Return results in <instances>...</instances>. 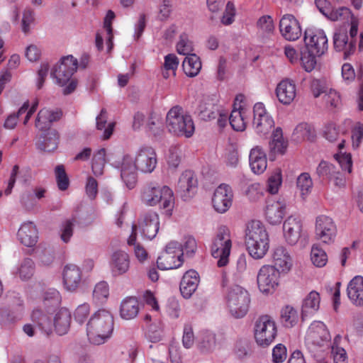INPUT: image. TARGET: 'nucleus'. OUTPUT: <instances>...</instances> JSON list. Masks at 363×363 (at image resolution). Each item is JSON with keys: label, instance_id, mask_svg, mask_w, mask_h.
<instances>
[{"label": "nucleus", "instance_id": "f704fd0d", "mask_svg": "<svg viewBox=\"0 0 363 363\" xmlns=\"http://www.w3.org/2000/svg\"><path fill=\"white\" fill-rule=\"evenodd\" d=\"M183 252L177 255L169 254L164 252L161 256L157 259V268L161 270H168L179 267L182 262Z\"/></svg>", "mask_w": 363, "mask_h": 363}, {"label": "nucleus", "instance_id": "72a5a7b5", "mask_svg": "<svg viewBox=\"0 0 363 363\" xmlns=\"http://www.w3.org/2000/svg\"><path fill=\"white\" fill-rule=\"evenodd\" d=\"M320 294L315 291H311L303 299L301 307V319L303 321L308 315L314 313L319 308Z\"/></svg>", "mask_w": 363, "mask_h": 363}, {"label": "nucleus", "instance_id": "0e129e2a", "mask_svg": "<svg viewBox=\"0 0 363 363\" xmlns=\"http://www.w3.org/2000/svg\"><path fill=\"white\" fill-rule=\"evenodd\" d=\"M182 343L184 347L190 348L194 343V335L192 328L189 326H185L184 329V335Z\"/></svg>", "mask_w": 363, "mask_h": 363}, {"label": "nucleus", "instance_id": "bb28decb", "mask_svg": "<svg viewBox=\"0 0 363 363\" xmlns=\"http://www.w3.org/2000/svg\"><path fill=\"white\" fill-rule=\"evenodd\" d=\"M38 230L33 222H26L21 225L17 235L20 242L27 247L35 245L38 241Z\"/></svg>", "mask_w": 363, "mask_h": 363}, {"label": "nucleus", "instance_id": "4be33fe9", "mask_svg": "<svg viewBox=\"0 0 363 363\" xmlns=\"http://www.w3.org/2000/svg\"><path fill=\"white\" fill-rule=\"evenodd\" d=\"M63 283L67 291H74L82 281V272L75 264H67L63 270Z\"/></svg>", "mask_w": 363, "mask_h": 363}, {"label": "nucleus", "instance_id": "c9c22d12", "mask_svg": "<svg viewBox=\"0 0 363 363\" xmlns=\"http://www.w3.org/2000/svg\"><path fill=\"white\" fill-rule=\"evenodd\" d=\"M139 312V303L134 297L125 299L121 305L120 314L122 318L130 320L137 316Z\"/></svg>", "mask_w": 363, "mask_h": 363}, {"label": "nucleus", "instance_id": "ea45409f", "mask_svg": "<svg viewBox=\"0 0 363 363\" xmlns=\"http://www.w3.org/2000/svg\"><path fill=\"white\" fill-rule=\"evenodd\" d=\"M298 313L292 306H286L281 311V322L286 328H292L297 323Z\"/></svg>", "mask_w": 363, "mask_h": 363}, {"label": "nucleus", "instance_id": "5701e85b", "mask_svg": "<svg viewBox=\"0 0 363 363\" xmlns=\"http://www.w3.org/2000/svg\"><path fill=\"white\" fill-rule=\"evenodd\" d=\"M199 284V276L195 270L186 272L180 282V291L183 297L189 298L196 291Z\"/></svg>", "mask_w": 363, "mask_h": 363}, {"label": "nucleus", "instance_id": "f257e3e1", "mask_svg": "<svg viewBox=\"0 0 363 363\" xmlns=\"http://www.w3.org/2000/svg\"><path fill=\"white\" fill-rule=\"evenodd\" d=\"M305 45L300 49V60L304 69L310 72L316 65V57H320L328 50V38L322 30H306Z\"/></svg>", "mask_w": 363, "mask_h": 363}, {"label": "nucleus", "instance_id": "412c9836", "mask_svg": "<svg viewBox=\"0 0 363 363\" xmlns=\"http://www.w3.org/2000/svg\"><path fill=\"white\" fill-rule=\"evenodd\" d=\"M272 267L277 268L281 273H287L292 267L291 257L284 246H277L273 250Z\"/></svg>", "mask_w": 363, "mask_h": 363}, {"label": "nucleus", "instance_id": "c756f323", "mask_svg": "<svg viewBox=\"0 0 363 363\" xmlns=\"http://www.w3.org/2000/svg\"><path fill=\"white\" fill-rule=\"evenodd\" d=\"M249 160L252 170L256 174L262 173L267 168L266 154L258 146L251 150Z\"/></svg>", "mask_w": 363, "mask_h": 363}, {"label": "nucleus", "instance_id": "b1692460", "mask_svg": "<svg viewBox=\"0 0 363 363\" xmlns=\"http://www.w3.org/2000/svg\"><path fill=\"white\" fill-rule=\"evenodd\" d=\"M279 101L284 104H290L296 96V86L292 80L286 79L279 83L276 89Z\"/></svg>", "mask_w": 363, "mask_h": 363}, {"label": "nucleus", "instance_id": "aec40b11", "mask_svg": "<svg viewBox=\"0 0 363 363\" xmlns=\"http://www.w3.org/2000/svg\"><path fill=\"white\" fill-rule=\"evenodd\" d=\"M59 140L58 132L55 129L48 128L39 136L35 146L38 150L44 152H53L58 147Z\"/></svg>", "mask_w": 363, "mask_h": 363}, {"label": "nucleus", "instance_id": "c03bdc74", "mask_svg": "<svg viewBox=\"0 0 363 363\" xmlns=\"http://www.w3.org/2000/svg\"><path fill=\"white\" fill-rule=\"evenodd\" d=\"M115 18V13L113 11H112L111 10H109L107 13H106V16L104 18V28L106 29V32H107V34L108 35V38H107V51L108 52H111V50L113 49V28H112V21Z\"/></svg>", "mask_w": 363, "mask_h": 363}, {"label": "nucleus", "instance_id": "3c124183", "mask_svg": "<svg viewBox=\"0 0 363 363\" xmlns=\"http://www.w3.org/2000/svg\"><path fill=\"white\" fill-rule=\"evenodd\" d=\"M296 184L303 196L308 194L313 186L312 179L308 173L301 174L297 178Z\"/></svg>", "mask_w": 363, "mask_h": 363}, {"label": "nucleus", "instance_id": "052dcab7", "mask_svg": "<svg viewBox=\"0 0 363 363\" xmlns=\"http://www.w3.org/2000/svg\"><path fill=\"white\" fill-rule=\"evenodd\" d=\"M335 158L342 170L351 172L352 162L350 154L336 155Z\"/></svg>", "mask_w": 363, "mask_h": 363}, {"label": "nucleus", "instance_id": "864d4df0", "mask_svg": "<svg viewBox=\"0 0 363 363\" xmlns=\"http://www.w3.org/2000/svg\"><path fill=\"white\" fill-rule=\"evenodd\" d=\"M109 294L108 286L105 281H100L96 284L93 291V296L99 301L106 300Z\"/></svg>", "mask_w": 363, "mask_h": 363}, {"label": "nucleus", "instance_id": "37998d69", "mask_svg": "<svg viewBox=\"0 0 363 363\" xmlns=\"http://www.w3.org/2000/svg\"><path fill=\"white\" fill-rule=\"evenodd\" d=\"M311 259L314 265L322 267L326 264L328 256L318 245H313L311 252Z\"/></svg>", "mask_w": 363, "mask_h": 363}, {"label": "nucleus", "instance_id": "de8ad7c7", "mask_svg": "<svg viewBox=\"0 0 363 363\" xmlns=\"http://www.w3.org/2000/svg\"><path fill=\"white\" fill-rule=\"evenodd\" d=\"M147 128L155 137H160L163 133L160 118L155 113H151L147 123Z\"/></svg>", "mask_w": 363, "mask_h": 363}, {"label": "nucleus", "instance_id": "4468645a", "mask_svg": "<svg viewBox=\"0 0 363 363\" xmlns=\"http://www.w3.org/2000/svg\"><path fill=\"white\" fill-rule=\"evenodd\" d=\"M233 191L229 185L221 184L216 190L212 199L215 210L220 213L226 212L232 204Z\"/></svg>", "mask_w": 363, "mask_h": 363}, {"label": "nucleus", "instance_id": "a878e982", "mask_svg": "<svg viewBox=\"0 0 363 363\" xmlns=\"http://www.w3.org/2000/svg\"><path fill=\"white\" fill-rule=\"evenodd\" d=\"M31 319L33 323L46 335L52 333L53 323L51 312L45 313L40 309H35L32 313Z\"/></svg>", "mask_w": 363, "mask_h": 363}, {"label": "nucleus", "instance_id": "603ef678", "mask_svg": "<svg viewBox=\"0 0 363 363\" xmlns=\"http://www.w3.org/2000/svg\"><path fill=\"white\" fill-rule=\"evenodd\" d=\"M76 223V218L66 220L61 225V239L65 242H68L73 235V227Z\"/></svg>", "mask_w": 363, "mask_h": 363}, {"label": "nucleus", "instance_id": "1a4fd4ad", "mask_svg": "<svg viewBox=\"0 0 363 363\" xmlns=\"http://www.w3.org/2000/svg\"><path fill=\"white\" fill-rule=\"evenodd\" d=\"M78 62L72 55H67L61 58L51 71V76L56 79L57 83L65 86L71 79L72 76L77 71Z\"/></svg>", "mask_w": 363, "mask_h": 363}, {"label": "nucleus", "instance_id": "13d9d810", "mask_svg": "<svg viewBox=\"0 0 363 363\" xmlns=\"http://www.w3.org/2000/svg\"><path fill=\"white\" fill-rule=\"evenodd\" d=\"M89 313V306L87 303H83L79 306L74 313L75 320L79 323H83Z\"/></svg>", "mask_w": 363, "mask_h": 363}, {"label": "nucleus", "instance_id": "9b49d317", "mask_svg": "<svg viewBox=\"0 0 363 363\" xmlns=\"http://www.w3.org/2000/svg\"><path fill=\"white\" fill-rule=\"evenodd\" d=\"M337 229L333 219L329 216L320 215L315 220V237L324 243L333 242L336 236Z\"/></svg>", "mask_w": 363, "mask_h": 363}, {"label": "nucleus", "instance_id": "4c0bfd02", "mask_svg": "<svg viewBox=\"0 0 363 363\" xmlns=\"http://www.w3.org/2000/svg\"><path fill=\"white\" fill-rule=\"evenodd\" d=\"M61 297L59 291L55 289H50L44 293L43 305L48 312H54L60 304Z\"/></svg>", "mask_w": 363, "mask_h": 363}, {"label": "nucleus", "instance_id": "cd10ccee", "mask_svg": "<svg viewBox=\"0 0 363 363\" xmlns=\"http://www.w3.org/2000/svg\"><path fill=\"white\" fill-rule=\"evenodd\" d=\"M111 267L115 275H121L130 267L129 255L123 250H116L111 255Z\"/></svg>", "mask_w": 363, "mask_h": 363}, {"label": "nucleus", "instance_id": "09e8293b", "mask_svg": "<svg viewBox=\"0 0 363 363\" xmlns=\"http://www.w3.org/2000/svg\"><path fill=\"white\" fill-rule=\"evenodd\" d=\"M35 266L33 261L30 258H26L22 262L18 269L19 276L21 279H29L34 274Z\"/></svg>", "mask_w": 363, "mask_h": 363}, {"label": "nucleus", "instance_id": "774afa93", "mask_svg": "<svg viewBox=\"0 0 363 363\" xmlns=\"http://www.w3.org/2000/svg\"><path fill=\"white\" fill-rule=\"evenodd\" d=\"M179 65V60L174 54H169L164 57V67L166 70H172L174 72Z\"/></svg>", "mask_w": 363, "mask_h": 363}, {"label": "nucleus", "instance_id": "8fccbe9b", "mask_svg": "<svg viewBox=\"0 0 363 363\" xmlns=\"http://www.w3.org/2000/svg\"><path fill=\"white\" fill-rule=\"evenodd\" d=\"M177 50L179 54L189 56L193 51L192 42L189 40L186 33H182L179 36V41L177 45Z\"/></svg>", "mask_w": 363, "mask_h": 363}, {"label": "nucleus", "instance_id": "39448f33", "mask_svg": "<svg viewBox=\"0 0 363 363\" xmlns=\"http://www.w3.org/2000/svg\"><path fill=\"white\" fill-rule=\"evenodd\" d=\"M166 127L169 132L176 135L191 137L194 132V124L191 116L183 113L179 106L172 107L166 117Z\"/></svg>", "mask_w": 363, "mask_h": 363}, {"label": "nucleus", "instance_id": "680f3d73", "mask_svg": "<svg viewBox=\"0 0 363 363\" xmlns=\"http://www.w3.org/2000/svg\"><path fill=\"white\" fill-rule=\"evenodd\" d=\"M235 9L233 4L228 1L226 4L225 11L222 16L221 22L224 25H230L234 21Z\"/></svg>", "mask_w": 363, "mask_h": 363}, {"label": "nucleus", "instance_id": "a18cd8bd", "mask_svg": "<svg viewBox=\"0 0 363 363\" xmlns=\"http://www.w3.org/2000/svg\"><path fill=\"white\" fill-rule=\"evenodd\" d=\"M55 173L59 189L61 191L67 189L69 185V180L65 167L62 164L57 165L55 169Z\"/></svg>", "mask_w": 363, "mask_h": 363}, {"label": "nucleus", "instance_id": "338daca9", "mask_svg": "<svg viewBox=\"0 0 363 363\" xmlns=\"http://www.w3.org/2000/svg\"><path fill=\"white\" fill-rule=\"evenodd\" d=\"M21 202L26 208H31L35 205V196L32 190L24 191L21 196Z\"/></svg>", "mask_w": 363, "mask_h": 363}, {"label": "nucleus", "instance_id": "58836bf2", "mask_svg": "<svg viewBox=\"0 0 363 363\" xmlns=\"http://www.w3.org/2000/svg\"><path fill=\"white\" fill-rule=\"evenodd\" d=\"M217 345L216 334L206 331L203 333L198 343V347L202 353H208L213 351Z\"/></svg>", "mask_w": 363, "mask_h": 363}, {"label": "nucleus", "instance_id": "6e6552de", "mask_svg": "<svg viewBox=\"0 0 363 363\" xmlns=\"http://www.w3.org/2000/svg\"><path fill=\"white\" fill-rule=\"evenodd\" d=\"M277 334L275 322L269 315L258 318L255 324V338L258 345L268 347L274 342Z\"/></svg>", "mask_w": 363, "mask_h": 363}, {"label": "nucleus", "instance_id": "2f4dec72", "mask_svg": "<svg viewBox=\"0 0 363 363\" xmlns=\"http://www.w3.org/2000/svg\"><path fill=\"white\" fill-rule=\"evenodd\" d=\"M70 312L65 308H60L54 318L52 317L53 328L56 333L60 335L67 333L70 325Z\"/></svg>", "mask_w": 363, "mask_h": 363}, {"label": "nucleus", "instance_id": "4d7b16f0", "mask_svg": "<svg viewBox=\"0 0 363 363\" xmlns=\"http://www.w3.org/2000/svg\"><path fill=\"white\" fill-rule=\"evenodd\" d=\"M323 99L325 104H329L332 108L337 107L340 102L339 94L333 89H330L328 91H326Z\"/></svg>", "mask_w": 363, "mask_h": 363}, {"label": "nucleus", "instance_id": "f3484780", "mask_svg": "<svg viewBox=\"0 0 363 363\" xmlns=\"http://www.w3.org/2000/svg\"><path fill=\"white\" fill-rule=\"evenodd\" d=\"M138 170L143 173H151L157 165V155L152 147L141 148L135 158Z\"/></svg>", "mask_w": 363, "mask_h": 363}, {"label": "nucleus", "instance_id": "7ed1b4c3", "mask_svg": "<svg viewBox=\"0 0 363 363\" xmlns=\"http://www.w3.org/2000/svg\"><path fill=\"white\" fill-rule=\"evenodd\" d=\"M113 330V317L104 309L94 313L87 323V336L91 342L95 345L104 343L110 337Z\"/></svg>", "mask_w": 363, "mask_h": 363}, {"label": "nucleus", "instance_id": "393cba45", "mask_svg": "<svg viewBox=\"0 0 363 363\" xmlns=\"http://www.w3.org/2000/svg\"><path fill=\"white\" fill-rule=\"evenodd\" d=\"M62 115V111L60 108H43L38 113L35 125L41 130L47 128H50L51 124L60 121Z\"/></svg>", "mask_w": 363, "mask_h": 363}, {"label": "nucleus", "instance_id": "dca6fc26", "mask_svg": "<svg viewBox=\"0 0 363 363\" xmlns=\"http://www.w3.org/2000/svg\"><path fill=\"white\" fill-rule=\"evenodd\" d=\"M279 30L282 36L287 40L294 41L301 35L298 21L291 14H285L279 21Z\"/></svg>", "mask_w": 363, "mask_h": 363}, {"label": "nucleus", "instance_id": "f8f14e48", "mask_svg": "<svg viewBox=\"0 0 363 363\" xmlns=\"http://www.w3.org/2000/svg\"><path fill=\"white\" fill-rule=\"evenodd\" d=\"M113 166L116 168H121V177L127 187L133 189L137 182L136 162L129 155L123 157L122 162H115Z\"/></svg>", "mask_w": 363, "mask_h": 363}, {"label": "nucleus", "instance_id": "2eb2a0df", "mask_svg": "<svg viewBox=\"0 0 363 363\" xmlns=\"http://www.w3.org/2000/svg\"><path fill=\"white\" fill-rule=\"evenodd\" d=\"M136 225L143 237L152 240L159 230V216L155 212H148L139 218Z\"/></svg>", "mask_w": 363, "mask_h": 363}, {"label": "nucleus", "instance_id": "c85d7f7f", "mask_svg": "<svg viewBox=\"0 0 363 363\" xmlns=\"http://www.w3.org/2000/svg\"><path fill=\"white\" fill-rule=\"evenodd\" d=\"M347 293L348 298L354 305L363 306V277H354L348 284Z\"/></svg>", "mask_w": 363, "mask_h": 363}, {"label": "nucleus", "instance_id": "f03ea898", "mask_svg": "<svg viewBox=\"0 0 363 363\" xmlns=\"http://www.w3.org/2000/svg\"><path fill=\"white\" fill-rule=\"evenodd\" d=\"M245 245L249 255L255 259H262L269 247L268 233L259 220L248 223L245 230Z\"/></svg>", "mask_w": 363, "mask_h": 363}, {"label": "nucleus", "instance_id": "7c9ffc66", "mask_svg": "<svg viewBox=\"0 0 363 363\" xmlns=\"http://www.w3.org/2000/svg\"><path fill=\"white\" fill-rule=\"evenodd\" d=\"M284 209L285 204L282 201L268 202L265 211L267 221L272 225L279 224L285 214Z\"/></svg>", "mask_w": 363, "mask_h": 363}, {"label": "nucleus", "instance_id": "423d86ee", "mask_svg": "<svg viewBox=\"0 0 363 363\" xmlns=\"http://www.w3.org/2000/svg\"><path fill=\"white\" fill-rule=\"evenodd\" d=\"M250 303V298L247 290L239 285H233L230 288L227 295V304L233 317H244L249 310Z\"/></svg>", "mask_w": 363, "mask_h": 363}, {"label": "nucleus", "instance_id": "20e7f679", "mask_svg": "<svg viewBox=\"0 0 363 363\" xmlns=\"http://www.w3.org/2000/svg\"><path fill=\"white\" fill-rule=\"evenodd\" d=\"M141 199L150 206L160 203V206L167 211H171L174 207L172 190L167 186H161L156 182H150L144 186Z\"/></svg>", "mask_w": 363, "mask_h": 363}, {"label": "nucleus", "instance_id": "49530a36", "mask_svg": "<svg viewBox=\"0 0 363 363\" xmlns=\"http://www.w3.org/2000/svg\"><path fill=\"white\" fill-rule=\"evenodd\" d=\"M229 123L236 131H242L245 129V122L243 118L242 113L240 110H233L229 118Z\"/></svg>", "mask_w": 363, "mask_h": 363}, {"label": "nucleus", "instance_id": "6e6d98bb", "mask_svg": "<svg viewBox=\"0 0 363 363\" xmlns=\"http://www.w3.org/2000/svg\"><path fill=\"white\" fill-rule=\"evenodd\" d=\"M335 171V167L333 164L325 161H321L317 167L316 174L319 177H328L332 179Z\"/></svg>", "mask_w": 363, "mask_h": 363}, {"label": "nucleus", "instance_id": "e433bc0d", "mask_svg": "<svg viewBox=\"0 0 363 363\" xmlns=\"http://www.w3.org/2000/svg\"><path fill=\"white\" fill-rule=\"evenodd\" d=\"M182 67L188 77H194L199 73L201 69V62L196 55L191 54L184 58Z\"/></svg>", "mask_w": 363, "mask_h": 363}, {"label": "nucleus", "instance_id": "ddd939ff", "mask_svg": "<svg viewBox=\"0 0 363 363\" xmlns=\"http://www.w3.org/2000/svg\"><path fill=\"white\" fill-rule=\"evenodd\" d=\"M253 125L258 134L266 135L274 125L272 118L267 113L262 103H257L253 108Z\"/></svg>", "mask_w": 363, "mask_h": 363}, {"label": "nucleus", "instance_id": "e2e57ef3", "mask_svg": "<svg viewBox=\"0 0 363 363\" xmlns=\"http://www.w3.org/2000/svg\"><path fill=\"white\" fill-rule=\"evenodd\" d=\"M273 361L275 363L282 362L286 357V349L284 345L279 344L272 351Z\"/></svg>", "mask_w": 363, "mask_h": 363}, {"label": "nucleus", "instance_id": "6ab92c4d", "mask_svg": "<svg viewBox=\"0 0 363 363\" xmlns=\"http://www.w3.org/2000/svg\"><path fill=\"white\" fill-rule=\"evenodd\" d=\"M198 182L194 173L191 170H186L179 179L177 189L181 196L186 199L194 194Z\"/></svg>", "mask_w": 363, "mask_h": 363}, {"label": "nucleus", "instance_id": "473e14b6", "mask_svg": "<svg viewBox=\"0 0 363 363\" xmlns=\"http://www.w3.org/2000/svg\"><path fill=\"white\" fill-rule=\"evenodd\" d=\"M333 44L336 51H344V58L347 59L355 50V43L351 40L348 43V37L346 32L335 33Z\"/></svg>", "mask_w": 363, "mask_h": 363}, {"label": "nucleus", "instance_id": "5fc2aeb1", "mask_svg": "<svg viewBox=\"0 0 363 363\" xmlns=\"http://www.w3.org/2000/svg\"><path fill=\"white\" fill-rule=\"evenodd\" d=\"M295 131L296 133H300L303 138L308 140H313L315 137V133L313 128L312 125L306 123H301L298 124L296 127Z\"/></svg>", "mask_w": 363, "mask_h": 363}, {"label": "nucleus", "instance_id": "69168bd1", "mask_svg": "<svg viewBox=\"0 0 363 363\" xmlns=\"http://www.w3.org/2000/svg\"><path fill=\"white\" fill-rule=\"evenodd\" d=\"M257 26L264 32L270 33L274 30L273 21L269 16H264L261 17L257 22Z\"/></svg>", "mask_w": 363, "mask_h": 363}, {"label": "nucleus", "instance_id": "0eeeda50", "mask_svg": "<svg viewBox=\"0 0 363 363\" xmlns=\"http://www.w3.org/2000/svg\"><path fill=\"white\" fill-rule=\"evenodd\" d=\"M232 242L230 230L226 226H220L213 240L211 255L215 258H219L217 265L219 267L225 266L228 262Z\"/></svg>", "mask_w": 363, "mask_h": 363}, {"label": "nucleus", "instance_id": "79ce46f5", "mask_svg": "<svg viewBox=\"0 0 363 363\" xmlns=\"http://www.w3.org/2000/svg\"><path fill=\"white\" fill-rule=\"evenodd\" d=\"M106 162V150L101 148L94 155L92 160V171L95 176L103 174Z\"/></svg>", "mask_w": 363, "mask_h": 363}, {"label": "nucleus", "instance_id": "bf43d9fd", "mask_svg": "<svg viewBox=\"0 0 363 363\" xmlns=\"http://www.w3.org/2000/svg\"><path fill=\"white\" fill-rule=\"evenodd\" d=\"M281 183V178L280 174L271 176L267 182V191L272 194H277Z\"/></svg>", "mask_w": 363, "mask_h": 363}, {"label": "nucleus", "instance_id": "a19ab883", "mask_svg": "<svg viewBox=\"0 0 363 363\" xmlns=\"http://www.w3.org/2000/svg\"><path fill=\"white\" fill-rule=\"evenodd\" d=\"M218 113V106L212 102H203L199 106V116L204 121L215 119Z\"/></svg>", "mask_w": 363, "mask_h": 363}, {"label": "nucleus", "instance_id": "a211bd4d", "mask_svg": "<svg viewBox=\"0 0 363 363\" xmlns=\"http://www.w3.org/2000/svg\"><path fill=\"white\" fill-rule=\"evenodd\" d=\"M283 230L287 242L295 245L301 237L302 223L298 216H289L284 223Z\"/></svg>", "mask_w": 363, "mask_h": 363}, {"label": "nucleus", "instance_id": "9d476101", "mask_svg": "<svg viewBox=\"0 0 363 363\" xmlns=\"http://www.w3.org/2000/svg\"><path fill=\"white\" fill-rule=\"evenodd\" d=\"M281 272L272 265H264L257 274V285L262 293H272L279 284Z\"/></svg>", "mask_w": 363, "mask_h": 363}]
</instances>
